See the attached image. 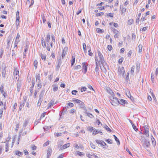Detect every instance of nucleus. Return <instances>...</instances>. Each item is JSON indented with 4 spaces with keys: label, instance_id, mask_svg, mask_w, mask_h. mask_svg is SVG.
Returning a JSON list of instances; mask_svg holds the SVG:
<instances>
[{
    "label": "nucleus",
    "instance_id": "nucleus-49",
    "mask_svg": "<svg viewBox=\"0 0 158 158\" xmlns=\"http://www.w3.org/2000/svg\"><path fill=\"white\" fill-rule=\"evenodd\" d=\"M16 18H19V11L17 10L16 14Z\"/></svg>",
    "mask_w": 158,
    "mask_h": 158
},
{
    "label": "nucleus",
    "instance_id": "nucleus-27",
    "mask_svg": "<svg viewBox=\"0 0 158 158\" xmlns=\"http://www.w3.org/2000/svg\"><path fill=\"white\" fill-rule=\"evenodd\" d=\"M50 39V34L48 33L47 34V37L45 39V41L48 43L49 42V40Z\"/></svg>",
    "mask_w": 158,
    "mask_h": 158
},
{
    "label": "nucleus",
    "instance_id": "nucleus-45",
    "mask_svg": "<svg viewBox=\"0 0 158 158\" xmlns=\"http://www.w3.org/2000/svg\"><path fill=\"white\" fill-rule=\"evenodd\" d=\"M123 58L122 57L119 60L118 62L119 64H122V62H123Z\"/></svg>",
    "mask_w": 158,
    "mask_h": 158
},
{
    "label": "nucleus",
    "instance_id": "nucleus-55",
    "mask_svg": "<svg viewBox=\"0 0 158 158\" xmlns=\"http://www.w3.org/2000/svg\"><path fill=\"white\" fill-rule=\"evenodd\" d=\"M111 28L112 29L111 30L113 31V32L114 33L116 34V33H119V32L118 31H117L116 29H115L114 28H113L112 27H111Z\"/></svg>",
    "mask_w": 158,
    "mask_h": 158
},
{
    "label": "nucleus",
    "instance_id": "nucleus-23",
    "mask_svg": "<svg viewBox=\"0 0 158 158\" xmlns=\"http://www.w3.org/2000/svg\"><path fill=\"white\" fill-rule=\"evenodd\" d=\"M45 91V90L44 89H43L41 91L40 93L39 96V98H43Z\"/></svg>",
    "mask_w": 158,
    "mask_h": 158
},
{
    "label": "nucleus",
    "instance_id": "nucleus-31",
    "mask_svg": "<svg viewBox=\"0 0 158 158\" xmlns=\"http://www.w3.org/2000/svg\"><path fill=\"white\" fill-rule=\"evenodd\" d=\"M141 15V13H139L137 16V17L136 19V23H138V24H139V19L140 18V15Z\"/></svg>",
    "mask_w": 158,
    "mask_h": 158
},
{
    "label": "nucleus",
    "instance_id": "nucleus-62",
    "mask_svg": "<svg viewBox=\"0 0 158 158\" xmlns=\"http://www.w3.org/2000/svg\"><path fill=\"white\" fill-rule=\"evenodd\" d=\"M68 106L71 107H72L74 106V104L73 103L69 102L68 103Z\"/></svg>",
    "mask_w": 158,
    "mask_h": 158
},
{
    "label": "nucleus",
    "instance_id": "nucleus-52",
    "mask_svg": "<svg viewBox=\"0 0 158 158\" xmlns=\"http://www.w3.org/2000/svg\"><path fill=\"white\" fill-rule=\"evenodd\" d=\"M132 126L135 131H138V129L136 127V126L135 125H134V124H132Z\"/></svg>",
    "mask_w": 158,
    "mask_h": 158
},
{
    "label": "nucleus",
    "instance_id": "nucleus-25",
    "mask_svg": "<svg viewBox=\"0 0 158 158\" xmlns=\"http://www.w3.org/2000/svg\"><path fill=\"white\" fill-rule=\"evenodd\" d=\"M20 37V35L19 33H18L17 34V36L15 40V42H17V43H18L20 41L19 40V38Z\"/></svg>",
    "mask_w": 158,
    "mask_h": 158
},
{
    "label": "nucleus",
    "instance_id": "nucleus-5",
    "mask_svg": "<svg viewBox=\"0 0 158 158\" xmlns=\"http://www.w3.org/2000/svg\"><path fill=\"white\" fill-rule=\"evenodd\" d=\"M144 127V134L146 135L147 137H148L149 136V128L147 126H145Z\"/></svg>",
    "mask_w": 158,
    "mask_h": 158
},
{
    "label": "nucleus",
    "instance_id": "nucleus-4",
    "mask_svg": "<svg viewBox=\"0 0 158 158\" xmlns=\"http://www.w3.org/2000/svg\"><path fill=\"white\" fill-rule=\"evenodd\" d=\"M109 99L110 100V102L114 106H117L119 103V101L118 99L114 96H113L112 97H109Z\"/></svg>",
    "mask_w": 158,
    "mask_h": 158
},
{
    "label": "nucleus",
    "instance_id": "nucleus-63",
    "mask_svg": "<svg viewBox=\"0 0 158 158\" xmlns=\"http://www.w3.org/2000/svg\"><path fill=\"white\" fill-rule=\"evenodd\" d=\"M94 130V128L92 127H89L88 128V130L89 131L91 132Z\"/></svg>",
    "mask_w": 158,
    "mask_h": 158
},
{
    "label": "nucleus",
    "instance_id": "nucleus-44",
    "mask_svg": "<svg viewBox=\"0 0 158 158\" xmlns=\"http://www.w3.org/2000/svg\"><path fill=\"white\" fill-rule=\"evenodd\" d=\"M5 148L6 150L5 151L7 152L8 151V147H9V145L8 143H6L5 145Z\"/></svg>",
    "mask_w": 158,
    "mask_h": 158
},
{
    "label": "nucleus",
    "instance_id": "nucleus-1",
    "mask_svg": "<svg viewBox=\"0 0 158 158\" xmlns=\"http://www.w3.org/2000/svg\"><path fill=\"white\" fill-rule=\"evenodd\" d=\"M98 55L99 58V60L97 59L96 57L95 58V62L96 64V67L95 68V72L97 75H98L99 73V68L98 67V63L101 62V63L104 66L106 64V63L105 62L103 56L100 51H98Z\"/></svg>",
    "mask_w": 158,
    "mask_h": 158
},
{
    "label": "nucleus",
    "instance_id": "nucleus-20",
    "mask_svg": "<svg viewBox=\"0 0 158 158\" xmlns=\"http://www.w3.org/2000/svg\"><path fill=\"white\" fill-rule=\"evenodd\" d=\"M52 153V149L51 148H49L47 151V158H49Z\"/></svg>",
    "mask_w": 158,
    "mask_h": 158
},
{
    "label": "nucleus",
    "instance_id": "nucleus-64",
    "mask_svg": "<svg viewBox=\"0 0 158 158\" xmlns=\"http://www.w3.org/2000/svg\"><path fill=\"white\" fill-rule=\"evenodd\" d=\"M86 89V88L85 87H82L81 89V92H83V91H85Z\"/></svg>",
    "mask_w": 158,
    "mask_h": 158
},
{
    "label": "nucleus",
    "instance_id": "nucleus-43",
    "mask_svg": "<svg viewBox=\"0 0 158 158\" xmlns=\"http://www.w3.org/2000/svg\"><path fill=\"white\" fill-rule=\"evenodd\" d=\"M133 22V20L132 19H129L128 21V24L129 25H131Z\"/></svg>",
    "mask_w": 158,
    "mask_h": 158
},
{
    "label": "nucleus",
    "instance_id": "nucleus-39",
    "mask_svg": "<svg viewBox=\"0 0 158 158\" xmlns=\"http://www.w3.org/2000/svg\"><path fill=\"white\" fill-rule=\"evenodd\" d=\"M28 122L27 120H25L23 123V127L24 128L26 127L28 124Z\"/></svg>",
    "mask_w": 158,
    "mask_h": 158
},
{
    "label": "nucleus",
    "instance_id": "nucleus-40",
    "mask_svg": "<svg viewBox=\"0 0 158 158\" xmlns=\"http://www.w3.org/2000/svg\"><path fill=\"white\" fill-rule=\"evenodd\" d=\"M151 78L152 82L154 83V76L153 73H152L151 74Z\"/></svg>",
    "mask_w": 158,
    "mask_h": 158
},
{
    "label": "nucleus",
    "instance_id": "nucleus-26",
    "mask_svg": "<svg viewBox=\"0 0 158 158\" xmlns=\"http://www.w3.org/2000/svg\"><path fill=\"white\" fill-rule=\"evenodd\" d=\"M65 48L62 52V58L63 59L64 57L65 56V55L66 54V52L67 51L66 50L65 51Z\"/></svg>",
    "mask_w": 158,
    "mask_h": 158
},
{
    "label": "nucleus",
    "instance_id": "nucleus-60",
    "mask_svg": "<svg viewBox=\"0 0 158 158\" xmlns=\"http://www.w3.org/2000/svg\"><path fill=\"white\" fill-rule=\"evenodd\" d=\"M77 154L80 156H81L83 155L82 152H81L79 151L77 152Z\"/></svg>",
    "mask_w": 158,
    "mask_h": 158
},
{
    "label": "nucleus",
    "instance_id": "nucleus-11",
    "mask_svg": "<svg viewBox=\"0 0 158 158\" xmlns=\"http://www.w3.org/2000/svg\"><path fill=\"white\" fill-rule=\"evenodd\" d=\"M26 100L25 99L22 102H20V105L19 108V110H21L22 107L24 106Z\"/></svg>",
    "mask_w": 158,
    "mask_h": 158
},
{
    "label": "nucleus",
    "instance_id": "nucleus-28",
    "mask_svg": "<svg viewBox=\"0 0 158 158\" xmlns=\"http://www.w3.org/2000/svg\"><path fill=\"white\" fill-rule=\"evenodd\" d=\"M126 11V9L125 8H122L121 11V15H124Z\"/></svg>",
    "mask_w": 158,
    "mask_h": 158
},
{
    "label": "nucleus",
    "instance_id": "nucleus-10",
    "mask_svg": "<svg viewBox=\"0 0 158 158\" xmlns=\"http://www.w3.org/2000/svg\"><path fill=\"white\" fill-rule=\"evenodd\" d=\"M70 145V143H68L64 145L62 147H61L60 148V150H62L66 148L69 147Z\"/></svg>",
    "mask_w": 158,
    "mask_h": 158
},
{
    "label": "nucleus",
    "instance_id": "nucleus-12",
    "mask_svg": "<svg viewBox=\"0 0 158 158\" xmlns=\"http://www.w3.org/2000/svg\"><path fill=\"white\" fill-rule=\"evenodd\" d=\"M35 84V81L32 80V82L31 86L30 87V93H31V94L32 93H33V87L34 86Z\"/></svg>",
    "mask_w": 158,
    "mask_h": 158
},
{
    "label": "nucleus",
    "instance_id": "nucleus-36",
    "mask_svg": "<svg viewBox=\"0 0 158 158\" xmlns=\"http://www.w3.org/2000/svg\"><path fill=\"white\" fill-rule=\"evenodd\" d=\"M75 62V58L74 56H72V61H71V66H73L74 63Z\"/></svg>",
    "mask_w": 158,
    "mask_h": 158
},
{
    "label": "nucleus",
    "instance_id": "nucleus-53",
    "mask_svg": "<svg viewBox=\"0 0 158 158\" xmlns=\"http://www.w3.org/2000/svg\"><path fill=\"white\" fill-rule=\"evenodd\" d=\"M19 18H16V24L17 25L18 23V26L19 25Z\"/></svg>",
    "mask_w": 158,
    "mask_h": 158
},
{
    "label": "nucleus",
    "instance_id": "nucleus-61",
    "mask_svg": "<svg viewBox=\"0 0 158 158\" xmlns=\"http://www.w3.org/2000/svg\"><path fill=\"white\" fill-rule=\"evenodd\" d=\"M51 37H52V40L54 42H55V38H54V35H53V34H52L51 35Z\"/></svg>",
    "mask_w": 158,
    "mask_h": 158
},
{
    "label": "nucleus",
    "instance_id": "nucleus-18",
    "mask_svg": "<svg viewBox=\"0 0 158 158\" xmlns=\"http://www.w3.org/2000/svg\"><path fill=\"white\" fill-rule=\"evenodd\" d=\"M64 143L63 140H59L57 142L58 147V148H60L61 147H62V145Z\"/></svg>",
    "mask_w": 158,
    "mask_h": 158
},
{
    "label": "nucleus",
    "instance_id": "nucleus-47",
    "mask_svg": "<svg viewBox=\"0 0 158 158\" xmlns=\"http://www.w3.org/2000/svg\"><path fill=\"white\" fill-rule=\"evenodd\" d=\"M3 88L4 87L3 85H1V87H0V92L1 93H3L4 92Z\"/></svg>",
    "mask_w": 158,
    "mask_h": 158
},
{
    "label": "nucleus",
    "instance_id": "nucleus-41",
    "mask_svg": "<svg viewBox=\"0 0 158 158\" xmlns=\"http://www.w3.org/2000/svg\"><path fill=\"white\" fill-rule=\"evenodd\" d=\"M2 77L4 78L6 77V71H2Z\"/></svg>",
    "mask_w": 158,
    "mask_h": 158
},
{
    "label": "nucleus",
    "instance_id": "nucleus-46",
    "mask_svg": "<svg viewBox=\"0 0 158 158\" xmlns=\"http://www.w3.org/2000/svg\"><path fill=\"white\" fill-rule=\"evenodd\" d=\"M134 67H132L131 68V74H132V75L134 74Z\"/></svg>",
    "mask_w": 158,
    "mask_h": 158
},
{
    "label": "nucleus",
    "instance_id": "nucleus-38",
    "mask_svg": "<svg viewBox=\"0 0 158 158\" xmlns=\"http://www.w3.org/2000/svg\"><path fill=\"white\" fill-rule=\"evenodd\" d=\"M83 48L84 51L85 52V53L86 52H87V50L86 48V44L84 43L83 44Z\"/></svg>",
    "mask_w": 158,
    "mask_h": 158
},
{
    "label": "nucleus",
    "instance_id": "nucleus-54",
    "mask_svg": "<svg viewBox=\"0 0 158 158\" xmlns=\"http://www.w3.org/2000/svg\"><path fill=\"white\" fill-rule=\"evenodd\" d=\"M78 91L76 90H73L72 92V94L73 95H76Z\"/></svg>",
    "mask_w": 158,
    "mask_h": 158
},
{
    "label": "nucleus",
    "instance_id": "nucleus-22",
    "mask_svg": "<svg viewBox=\"0 0 158 158\" xmlns=\"http://www.w3.org/2000/svg\"><path fill=\"white\" fill-rule=\"evenodd\" d=\"M41 41L42 45L43 46V47L44 48L46 47V43L45 42V41L44 40L43 38V37L41 39Z\"/></svg>",
    "mask_w": 158,
    "mask_h": 158
},
{
    "label": "nucleus",
    "instance_id": "nucleus-13",
    "mask_svg": "<svg viewBox=\"0 0 158 158\" xmlns=\"http://www.w3.org/2000/svg\"><path fill=\"white\" fill-rule=\"evenodd\" d=\"M98 133L100 134L101 135L102 134V132L98 130H94L93 132V134L94 135H95Z\"/></svg>",
    "mask_w": 158,
    "mask_h": 158
},
{
    "label": "nucleus",
    "instance_id": "nucleus-8",
    "mask_svg": "<svg viewBox=\"0 0 158 158\" xmlns=\"http://www.w3.org/2000/svg\"><path fill=\"white\" fill-rule=\"evenodd\" d=\"M22 84V83L21 81L19 80L17 81V89L18 92H19L20 90Z\"/></svg>",
    "mask_w": 158,
    "mask_h": 158
},
{
    "label": "nucleus",
    "instance_id": "nucleus-6",
    "mask_svg": "<svg viewBox=\"0 0 158 158\" xmlns=\"http://www.w3.org/2000/svg\"><path fill=\"white\" fill-rule=\"evenodd\" d=\"M96 142L97 143L100 144L103 148H105V146L106 145V143L102 140L97 139L96 140Z\"/></svg>",
    "mask_w": 158,
    "mask_h": 158
},
{
    "label": "nucleus",
    "instance_id": "nucleus-15",
    "mask_svg": "<svg viewBox=\"0 0 158 158\" xmlns=\"http://www.w3.org/2000/svg\"><path fill=\"white\" fill-rule=\"evenodd\" d=\"M118 71L120 72V73L123 76V75L125 73V71L123 67L121 69H118Z\"/></svg>",
    "mask_w": 158,
    "mask_h": 158
},
{
    "label": "nucleus",
    "instance_id": "nucleus-16",
    "mask_svg": "<svg viewBox=\"0 0 158 158\" xmlns=\"http://www.w3.org/2000/svg\"><path fill=\"white\" fill-rule=\"evenodd\" d=\"M52 90L54 92H56L58 90V87L57 84H53L52 85Z\"/></svg>",
    "mask_w": 158,
    "mask_h": 158
},
{
    "label": "nucleus",
    "instance_id": "nucleus-7",
    "mask_svg": "<svg viewBox=\"0 0 158 158\" xmlns=\"http://www.w3.org/2000/svg\"><path fill=\"white\" fill-rule=\"evenodd\" d=\"M68 108V106H67L63 108L62 111L60 112L61 113V114H60V117H61L62 114L64 115V113H66L67 110Z\"/></svg>",
    "mask_w": 158,
    "mask_h": 158
},
{
    "label": "nucleus",
    "instance_id": "nucleus-21",
    "mask_svg": "<svg viewBox=\"0 0 158 158\" xmlns=\"http://www.w3.org/2000/svg\"><path fill=\"white\" fill-rule=\"evenodd\" d=\"M151 139L152 142V144L154 147H155L156 145V143L155 139L152 135H151Z\"/></svg>",
    "mask_w": 158,
    "mask_h": 158
},
{
    "label": "nucleus",
    "instance_id": "nucleus-48",
    "mask_svg": "<svg viewBox=\"0 0 158 158\" xmlns=\"http://www.w3.org/2000/svg\"><path fill=\"white\" fill-rule=\"evenodd\" d=\"M104 89L105 90H106L107 92H108V91H109V89H108L109 88H108V86L106 85H104Z\"/></svg>",
    "mask_w": 158,
    "mask_h": 158
},
{
    "label": "nucleus",
    "instance_id": "nucleus-42",
    "mask_svg": "<svg viewBox=\"0 0 158 158\" xmlns=\"http://www.w3.org/2000/svg\"><path fill=\"white\" fill-rule=\"evenodd\" d=\"M96 31L98 33H102L103 32V31H102V30L100 29L99 28H97L96 29Z\"/></svg>",
    "mask_w": 158,
    "mask_h": 158
},
{
    "label": "nucleus",
    "instance_id": "nucleus-3",
    "mask_svg": "<svg viewBox=\"0 0 158 158\" xmlns=\"http://www.w3.org/2000/svg\"><path fill=\"white\" fill-rule=\"evenodd\" d=\"M141 141L142 143L143 147L145 148H148L150 145L149 141L144 138V137L141 136Z\"/></svg>",
    "mask_w": 158,
    "mask_h": 158
},
{
    "label": "nucleus",
    "instance_id": "nucleus-57",
    "mask_svg": "<svg viewBox=\"0 0 158 158\" xmlns=\"http://www.w3.org/2000/svg\"><path fill=\"white\" fill-rule=\"evenodd\" d=\"M46 112H44L43 113L40 117V119H42V118L44 117L46 115Z\"/></svg>",
    "mask_w": 158,
    "mask_h": 158
},
{
    "label": "nucleus",
    "instance_id": "nucleus-34",
    "mask_svg": "<svg viewBox=\"0 0 158 158\" xmlns=\"http://www.w3.org/2000/svg\"><path fill=\"white\" fill-rule=\"evenodd\" d=\"M109 94H110L112 96L111 97H112L115 95V94L113 91L109 88Z\"/></svg>",
    "mask_w": 158,
    "mask_h": 158
},
{
    "label": "nucleus",
    "instance_id": "nucleus-35",
    "mask_svg": "<svg viewBox=\"0 0 158 158\" xmlns=\"http://www.w3.org/2000/svg\"><path fill=\"white\" fill-rule=\"evenodd\" d=\"M43 98H39V99L38 101V102L37 103L38 106H40V105L41 104V103L42 102V101H43Z\"/></svg>",
    "mask_w": 158,
    "mask_h": 158
},
{
    "label": "nucleus",
    "instance_id": "nucleus-51",
    "mask_svg": "<svg viewBox=\"0 0 158 158\" xmlns=\"http://www.w3.org/2000/svg\"><path fill=\"white\" fill-rule=\"evenodd\" d=\"M37 83H38L37 86H38V87H39L38 88V89H40L41 87V86H42L41 82H40Z\"/></svg>",
    "mask_w": 158,
    "mask_h": 158
},
{
    "label": "nucleus",
    "instance_id": "nucleus-14",
    "mask_svg": "<svg viewBox=\"0 0 158 158\" xmlns=\"http://www.w3.org/2000/svg\"><path fill=\"white\" fill-rule=\"evenodd\" d=\"M127 102L126 100L124 99H121L120 101H119V103H118V105L120 104L122 105H124L125 104H127Z\"/></svg>",
    "mask_w": 158,
    "mask_h": 158
},
{
    "label": "nucleus",
    "instance_id": "nucleus-19",
    "mask_svg": "<svg viewBox=\"0 0 158 158\" xmlns=\"http://www.w3.org/2000/svg\"><path fill=\"white\" fill-rule=\"evenodd\" d=\"M36 81L37 83L41 82L40 80V75L39 74H36L35 76Z\"/></svg>",
    "mask_w": 158,
    "mask_h": 158
},
{
    "label": "nucleus",
    "instance_id": "nucleus-30",
    "mask_svg": "<svg viewBox=\"0 0 158 158\" xmlns=\"http://www.w3.org/2000/svg\"><path fill=\"white\" fill-rule=\"evenodd\" d=\"M113 136L114 137V139L117 142V144L118 145H119L120 144V142L119 141V139L117 138V137L115 135H114Z\"/></svg>",
    "mask_w": 158,
    "mask_h": 158
},
{
    "label": "nucleus",
    "instance_id": "nucleus-58",
    "mask_svg": "<svg viewBox=\"0 0 158 158\" xmlns=\"http://www.w3.org/2000/svg\"><path fill=\"white\" fill-rule=\"evenodd\" d=\"M129 73H127V76H126V81H128V79H129Z\"/></svg>",
    "mask_w": 158,
    "mask_h": 158
},
{
    "label": "nucleus",
    "instance_id": "nucleus-17",
    "mask_svg": "<svg viewBox=\"0 0 158 158\" xmlns=\"http://www.w3.org/2000/svg\"><path fill=\"white\" fill-rule=\"evenodd\" d=\"M54 101L51 100L49 103H48V106L47 109H49V108H50L51 106H52L54 104Z\"/></svg>",
    "mask_w": 158,
    "mask_h": 158
},
{
    "label": "nucleus",
    "instance_id": "nucleus-59",
    "mask_svg": "<svg viewBox=\"0 0 158 158\" xmlns=\"http://www.w3.org/2000/svg\"><path fill=\"white\" fill-rule=\"evenodd\" d=\"M104 15V13L103 12H101L99 13H98L96 14V15L97 16H100L102 15Z\"/></svg>",
    "mask_w": 158,
    "mask_h": 158
},
{
    "label": "nucleus",
    "instance_id": "nucleus-32",
    "mask_svg": "<svg viewBox=\"0 0 158 158\" xmlns=\"http://www.w3.org/2000/svg\"><path fill=\"white\" fill-rule=\"evenodd\" d=\"M2 71H6V65L5 63H2Z\"/></svg>",
    "mask_w": 158,
    "mask_h": 158
},
{
    "label": "nucleus",
    "instance_id": "nucleus-2",
    "mask_svg": "<svg viewBox=\"0 0 158 158\" xmlns=\"http://www.w3.org/2000/svg\"><path fill=\"white\" fill-rule=\"evenodd\" d=\"M71 101L75 102L77 104L79 105L80 108L84 110V111H86V108L85 106V104L83 102L80 100L73 98Z\"/></svg>",
    "mask_w": 158,
    "mask_h": 158
},
{
    "label": "nucleus",
    "instance_id": "nucleus-9",
    "mask_svg": "<svg viewBox=\"0 0 158 158\" xmlns=\"http://www.w3.org/2000/svg\"><path fill=\"white\" fill-rule=\"evenodd\" d=\"M88 64H87L85 62H83L82 63V68L84 69V73L85 74L87 70V66Z\"/></svg>",
    "mask_w": 158,
    "mask_h": 158
},
{
    "label": "nucleus",
    "instance_id": "nucleus-37",
    "mask_svg": "<svg viewBox=\"0 0 158 158\" xmlns=\"http://www.w3.org/2000/svg\"><path fill=\"white\" fill-rule=\"evenodd\" d=\"M143 46L141 44L139 45L138 47V48L139 49V52H141L142 51Z\"/></svg>",
    "mask_w": 158,
    "mask_h": 158
},
{
    "label": "nucleus",
    "instance_id": "nucleus-50",
    "mask_svg": "<svg viewBox=\"0 0 158 158\" xmlns=\"http://www.w3.org/2000/svg\"><path fill=\"white\" fill-rule=\"evenodd\" d=\"M41 58L42 60L44 59V60H45L46 59V55H43L42 54L41 55Z\"/></svg>",
    "mask_w": 158,
    "mask_h": 158
},
{
    "label": "nucleus",
    "instance_id": "nucleus-24",
    "mask_svg": "<svg viewBox=\"0 0 158 158\" xmlns=\"http://www.w3.org/2000/svg\"><path fill=\"white\" fill-rule=\"evenodd\" d=\"M85 113V114H87V115L89 117L91 118H92L94 117L93 115L87 112V110L86 109V111H84Z\"/></svg>",
    "mask_w": 158,
    "mask_h": 158
},
{
    "label": "nucleus",
    "instance_id": "nucleus-56",
    "mask_svg": "<svg viewBox=\"0 0 158 158\" xmlns=\"http://www.w3.org/2000/svg\"><path fill=\"white\" fill-rule=\"evenodd\" d=\"M50 141H48L46 142L45 143L43 144L44 147H46L49 144V142Z\"/></svg>",
    "mask_w": 158,
    "mask_h": 158
},
{
    "label": "nucleus",
    "instance_id": "nucleus-29",
    "mask_svg": "<svg viewBox=\"0 0 158 158\" xmlns=\"http://www.w3.org/2000/svg\"><path fill=\"white\" fill-rule=\"evenodd\" d=\"M81 65H77L74 67V70H78L79 69H81Z\"/></svg>",
    "mask_w": 158,
    "mask_h": 158
},
{
    "label": "nucleus",
    "instance_id": "nucleus-33",
    "mask_svg": "<svg viewBox=\"0 0 158 158\" xmlns=\"http://www.w3.org/2000/svg\"><path fill=\"white\" fill-rule=\"evenodd\" d=\"M15 153L16 155H18L19 156L23 154V152L20 151H15Z\"/></svg>",
    "mask_w": 158,
    "mask_h": 158
}]
</instances>
